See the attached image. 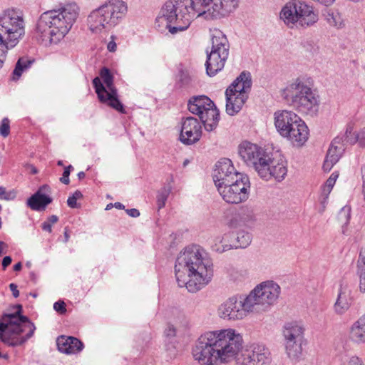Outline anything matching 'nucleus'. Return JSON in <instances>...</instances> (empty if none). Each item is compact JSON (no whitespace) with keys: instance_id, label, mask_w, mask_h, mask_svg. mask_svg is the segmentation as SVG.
Wrapping results in <instances>:
<instances>
[{"instance_id":"nucleus-18","label":"nucleus","mask_w":365,"mask_h":365,"mask_svg":"<svg viewBox=\"0 0 365 365\" xmlns=\"http://www.w3.org/2000/svg\"><path fill=\"white\" fill-rule=\"evenodd\" d=\"M252 241V235L245 230L237 232H232L224 235L220 243L221 247L216 249L217 252L222 253L231 249L246 248Z\"/></svg>"},{"instance_id":"nucleus-38","label":"nucleus","mask_w":365,"mask_h":365,"mask_svg":"<svg viewBox=\"0 0 365 365\" xmlns=\"http://www.w3.org/2000/svg\"><path fill=\"white\" fill-rule=\"evenodd\" d=\"M58 220V216L53 215L50 216L47 220L44 221L41 224V229L43 231L51 233L52 232V225L56 223Z\"/></svg>"},{"instance_id":"nucleus-37","label":"nucleus","mask_w":365,"mask_h":365,"mask_svg":"<svg viewBox=\"0 0 365 365\" xmlns=\"http://www.w3.org/2000/svg\"><path fill=\"white\" fill-rule=\"evenodd\" d=\"M350 217L351 208L350 207L348 206L343 207L338 214L339 220L345 225H347L349 224Z\"/></svg>"},{"instance_id":"nucleus-39","label":"nucleus","mask_w":365,"mask_h":365,"mask_svg":"<svg viewBox=\"0 0 365 365\" xmlns=\"http://www.w3.org/2000/svg\"><path fill=\"white\" fill-rule=\"evenodd\" d=\"M326 19L329 24L331 26H339L341 24L339 22L340 16L338 14L328 12Z\"/></svg>"},{"instance_id":"nucleus-30","label":"nucleus","mask_w":365,"mask_h":365,"mask_svg":"<svg viewBox=\"0 0 365 365\" xmlns=\"http://www.w3.org/2000/svg\"><path fill=\"white\" fill-rule=\"evenodd\" d=\"M350 337L356 343L365 342V317H360L351 327Z\"/></svg>"},{"instance_id":"nucleus-63","label":"nucleus","mask_w":365,"mask_h":365,"mask_svg":"<svg viewBox=\"0 0 365 365\" xmlns=\"http://www.w3.org/2000/svg\"><path fill=\"white\" fill-rule=\"evenodd\" d=\"M363 184H365V166L361 168Z\"/></svg>"},{"instance_id":"nucleus-52","label":"nucleus","mask_w":365,"mask_h":365,"mask_svg":"<svg viewBox=\"0 0 365 365\" xmlns=\"http://www.w3.org/2000/svg\"><path fill=\"white\" fill-rule=\"evenodd\" d=\"M18 320L19 321L20 324H22L23 326H26V328H29V325L30 323H32L30 322L29 319L24 315L18 314Z\"/></svg>"},{"instance_id":"nucleus-24","label":"nucleus","mask_w":365,"mask_h":365,"mask_svg":"<svg viewBox=\"0 0 365 365\" xmlns=\"http://www.w3.org/2000/svg\"><path fill=\"white\" fill-rule=\"evenodd\" d=\"M309 136V129L306 123L299 118L297 123L294 124L293 127L289 130L288 134L284 137L287 138L293 145L301 146L305 143Z\"/></svg>"},{"instance_id":"nucleus-4","label":"nucleus","mask_w":365,"mask_h":365,"mask_svg":"<svg viewBox=\"0 0 365 365\" xmlns=\"http://www.w3.org/2000/svg\"><path fill=\"white\" fill-rule=\"evenodd\" d=\"M76 4H69L58 10L43 12L38 19L35 36L45 46L57 44L71 29L78 16Z\"/></svg>"},{"instance_id":"nucleus-47","label":"nucleus","mask_w":365,"mask_h":365,"mask_svg":"<svg viewBox=\"0 0 365 365\" xmlns=\"http://www.w3.org/2000/svg\"><path fill=\"white\" fill-rule=\"evenodd\" d=\"M14 197L15 195L14 192H7L4 187H0V199L11 200H13Z\"/></svg>"},{"instance_id":"nucleus-16","label":"nucleus","mask_w":365,"mask_h":365,"mask_svg":"<svg viewBox=\"0 0 365 365\" xmlns=\"http://www.w3.org/2000/svg\"><path fill=\"white\" fill-rule=\"evenodd\" d=\"M245 175L236 170L232 162L228 158H222L215 164L212 178L217 188L230 182H237Z\"/></svg>"},{"instance_id":"nucleus-29","label":"nucleus","mask_w":365,"mask_h":365,"mask_svg":"<svg viewBox=\"0 0 365 365\" xmlns=\"http://www.w3.org/2000/svg\"><path fill=\"white\" fill-rule=\"evenodd\" d=\"M345 148L344 145L331 146L330 145L323 164V169L325 171H329L331 168L339 161L341 157Z\"/></svg>"},{"instance_id":"nucleus-31","label":"nucleus","mask_w":365,"mask_h":365,"mask_svg":"<svg viewBox=\"0 0 365 365\" xmlns=\"http://www.w3.org/2000/svg\"><path fill=\"white\" fill-rule=\"evenodd\" d=\"M304 341H286L284 346L288 357L294 361H299L302 356V344Z\"/></svg>"},{"instance_id":"nucleus-23","label":"nucleus","mask_w":365,"mask_h":365,"mask_svg":"<svg viewBox=\"0 0 365 365\" xmlns=\"http://www.w3.org/2000/svg\"><path fill=\"white\" fill-rule=\"evenodd\" d=\"M299 117L294 112L289 110H278L274 113V125L282 136L289 133L291 127L297 123Z\"/></svg>"},{"instance_id":"nucleus-45","label":"nucleus","mask_w":365,"mask_h":365,"mask_svg":"<svg viewBox=\"0 0 365 365\" xmlns=\"http://www.w3.org/2000/svg\"><path fill=\"white\" fill-rule=\"evenodd\" d=\"M365 269V248L361 249L357 261V270Z\"/></svg>"},{"instance_id":"nucleus-41","label":"nucleus","mask_w":365,"mask_h":365,"mask_svg":"<svg viewBox=\"0 0 365 365\" xmlns=\"http://www.w3.org/2000/svg\"><path fill=\"white\" fill-rule=\"evenodd\" d=\"M9 120L8 118H5L2 120L1 123L0 125V135H2L3 137H7L9 135Z\"/></svg>"},{"instance_id":"nucleus-43","label":"nucleus","mask_w":365,"mask_h":365,"mask_svg":"<svg viewBox=\"0 0 365 365\" xmlns=\"http://www.w3.org/2000/svg\"><path fill=\"white\" fill-rule=\"evenodd\" d=\"M356 273L359 278V290L365 293V269L357 270Z\"/></svg>"},{"instance_id":"nucleus-36","label":"nucleus","mask_w":365,"mask_h":365,"mask_svg":"<svg viewBox=\"0 0 365 365\" xmlns=\"http://www.w3.org/2000/svg\"><path fill=\"white\" fill-rule=\"evenodd\" d=\"M3 319L6 321L4 322V324H7V327H23L24 329H26V326H23L20 324L19 321L18 320L17 314H4Z\"/></svg>"},{"instance_id":"nucleus-11","label":"nucleus","mask_w":365,"mask_h":365,"mask_svg":"<svg viewBox=\"0 0 365 365\" xmlns=\"http://www.w3.org/2000/svg\"><path fill=\"white\" fill-rule=\"evenodd\" d=\"M100 76L106 86L100 78L96 77L93 80V85L99 101L121 113H125L124 106L118 98L117 89L114 86L113 76L110 71L106 67H103L100 71Z\"/></svg>"},{"instance_id":"nucleus-40","label":"nucleus","mask_w":365,"mask_h":365,"mask_svg":"<svg viewBox=\"0 0 365 365\" xmlns=\"http://www.w3.org/2000/svg\"><path fill=\"white\" fill-rule=\"evenodd\" d=\"M82 197H83V195L81 191H79V190L75 191L74 193L71 196L68 197V198L67 200L68 205L71 208L76 207L77 200L81 199Z\"/></svg>"},{"instance_id":"nucleus-50","label":"nucleus","mask_w":365,"mask_h":365,"mask_svg":"<svg viewBox=\"0 0 365 365\" xmlns=\"http://www.w3.org/2000/svg\"><path fill=\"white\" fill-rule=\"evenodd\" d=\"M177 355H178V351L175 349V347L172 346V347L168 348L167 356H166V359L168 361L173 360V359H175Z\"/></svg>"},{"instance_id":"nucleus-9","label":"nucleus","mask_w":365,"mask_h":365,"mask_svg":"<svg viewBox=\"0 0 365 365\" xmlns=\"http://www.w3.org/2000/svg\"><path fill=\"white\" fill-rule=\"evenodd\" d=\"M252 86L250 72L243 71L226 89V113L234 115L240 112L248 98Z\"/></svg>"},{"instance_id":"nucleus-62","label":"nucleus","mask_w":365,"mask_h":365,"mask_svg":"<svg viewBox=\"0 0 365 365\" xmlns=\"http://www.w3.org/2000/svg\"><path fill=\"white\" fill-rule=\"evenodd\" d=\"M77 175L79 180H82L86 177V174L83 171L79 172Z\"/></svg>"},{"instance_id":"nucleus-46","label":"nucleus","mask_w":365,"mask_h":365,"mask_svg":"<svg viewBox=\"0 0 365 365\" xmlns=\"http://www.w3.org/2000/svg\"><path fill=\"white\" fill-rule=\"evenodd\" d=\"M344 138H344V134H340V135H337L336 137H335L333 139V140L331 141L330 145H331V146L344 145V147L345 148V145L346 143V141H345Z\"/></svg>"},{"instance_id":"nucleus-13","label":"nucleus","mask_w":365,"mask_h":365,"mask_svg":"<svg viewBox=\"0 0 365 365\" xmlns=\"http://www.w3.org/2000/svg\"><path fill=\"white\" fill-rule=\"evenodd\" d=\"M225 201L228 203H240L245 201L250 195V182L246 175L237 179V182H230L217 188Z\"/></svg>"},{"instance_id":"nucleus-44","label":"nucleus","mask_w":365,"mask_h":365,"mask_svg":"<svg viewBox=\"0 0 365 365\" xmlns=\"http://www.w3.org/2000/svg\"><path fill=\"white\" fill-rule=\"evenodd\" d=\"M73 166L71 165L65 168L63 175L60 178V181L62 183H63L65 185L69 184V182H70L69 175L71 173V170H73Z\"/></svg>"},{"instance_id":"nucleus-55","label":"nucleus","mask_w":365,"mask_h":365,"mask_svg":"<svg viewBox=\"0 0 365 365\" xmlns=\"http://www.w3.org/2000/svg\"><path fill=\"white\" fill-rule=\"evenodd\" d=\"M12 259L10 256H6L3 258L2 260V268L3 269H6V268L11 263Z\"/></svg>"},{"instance_id":"nucleus-53","label":"nucleus","mask_w":365,"mask_h":365,"mask_svg":"<svg viewBox=\"0 0 365 365\" xmlns=\"http://www.w3.org/2000/svg\"><path fill=\"white\" fill-rule=\"evenodd\" d=\"M126 213L132 217H138L140 216V212L135 208L125 210Z\"/></svg>"},{"instance_id":"nucleus-42","label":"nucleus","mask_w":365,"mask_h":365,"mask_svg":"<svg viewBox=\"0 0 365 365\" xmlns=\"http://www.w3.org/2000/svg\"><path fill=\"white\" fill-rule=\"evenodd\" d=\"M332 189L327 187L326 185H324L322 190L321 195V204L323 205V207H325L327 203V199Z\"/></svg>"},{"instance_id":"nucleus-5","label":"nucleus","mask_w":365,"mask_h":365,"mask_svg":"<svg viewBox=\"0 0 365 365\" xmlns=\"http://www.w3.org/2000/svg\"><path fill=\"white\" fill-rule=\"evenodd\" d=\"M282 98L298 112L309 114L317 110L319 96L307 79L298 77L282 91Z\"/></svg>"},{"instance_id":"nucleus-59","label":"nucleus","mask_w":365,"mask_h":365,"mask_svg":"<svg viewBox=\"0 0 365 365\" xmlns=\"http://www.w3.org/2000/svg\"><path fill=\"white\" fill-rule=\"evenodd\" d=\"M113 206L117 208V209H120V210H123L125 209V206L121 203V202H115L113 204Z\"/></svg>"},{"instance_id":"nucleus-20","label":"nucleus","mask_w":365,"mask_h":365,"mask_svg":"<svg viewBox=\"0 0 365 365\" xmlns=\"http://www.w3.org/2000/svg\"><path fill=\"white\" fill-rule=\"evenodd\" d=\"M287 173L286 162L282 159L277 160L269 157V161H267L263 168H259V175L265 180L273 178L280 182L284 179Z\"/></svg>"},{"instance_id":"nucleus-1","label":"nucleus","mask_w":365,"mask_h":365,"mask_svg":"<svg viewBox=\"0 0 365 365\" xmlns=\"http://www.w3.org/2000/svg\"><path fill=\"white\" fill-rule=\"evenodd\" d=\"M240 0H168L163 5L156 24L165 22L172 34L186 30L196 16L206 20L220 19L230 16Z\"/></svg>"},{"instance_id":"nucleus-14","label":"nucleus","mask_w":365,"mask_h":365,"mask_svg":"<svg viewBox=\"0 0 365 365\" xmlns=\"http://www.w3.org/2000/svg\"><path fill=\"white\" fill-rule=\"evenodd\" d=\"M239 154L244 162L252 167L258 174L259 168H262L265 163L269 161V155L263 148L247 141L240 145Z\"/></svg>"},{"instance_id":"nucleus-6","label":"nucleus","mask_w":365,"mask_h":365,"mask_svg":"<svg viewBox=\"0 0 365 365\" xmlns=\"http://www.w3.org/2000/svg\"><path fill=\"white\" fill-rule=\"evenodd\" d=\"M128 11L123 0H108L93 10L88 16V25L93 33L109 31L120 23Z\"/></svg>"},{"instance_id":"nucleus-48","label":"nucleus","mask_w":365,"mask_h":365,"mask_svg":"<svg viewBox=\"0 0 365 365\" xmlns=\"http://www.w3.org/2000/svg\"><path fill=\"white\" fill-rule=\"evenodd\" d=\"M53 309L55 311L60 314H63L66 312V304L63 301L59 300L53 304Z\"/></svg>"},{"instance_id":"nucleus-25","label":"nucleus","mask_w":365,"mask_h":365,"mask_svg":"<svg viewBox=\"0 0 365 365\" xmlns=\"http://www.w3.org/2000/svg\"><path fill=\"white\" fill-rule=\"evenodd\" d=\"M239 299L242 300L241 304L245 316L250 312H260L265 310L255 289L247 296L239 295Z\"/></svg>"},{"instance_id":"nucleus-3","label":"nucleus","mask_w":365,"mask_h":365,"mask_svg":"<svg viewBox=\"0 0 365 365\" xmlns=\"http://www.w3.org/2000/svg\"><path fill=\"white\" fill-rule=\"evenodd\" d=\"M176 280L180 287L196 292L207 284L213 277V263L199 247H186L178 255L175 264Z\"/></svg>"},{"instance_id":"nucleus-60","label":"nucleus","mask_w":365,"mask_h":365,"mask_svg":"<svg viewBox=\"0 0 365 365\" xmlns=\"http://www.w3.org/2000/svg\"><path fill=\"white\" fill-rule=\"evenodd\" d=\"M21 268H22L21 262H18L16 264H14V270L16 271V272L20 271L21 269Z\"/></svg>"},{"instance_id":"nucleus-27","label":"nucleus","mask_w":365,"mask_h":365,"mask_svg":"<svg viewBox=\"0 0 365 365\" xmlns=\"http://www.w3.org/2000/svg\"><path fill=\"white\" fill-rule=\"evenodd\" d=\"M350 291L347 289L346 286L340 284L336 301L334 304V311L338 314L345 313L349 308L350 302Z\"/></svg>"},{"instance_id":"nucleus-33","label":"nucleus","mask_w":365,"mask_h":365,"mask_svg":"<svg viewBox=\"0 0 365 365\" xmlns=\"http://www.w3.org/2000/svg\"><path fill=\"white\" fill-rule=\"evenodd\" d=\"M344 135L346 144L354 145L358 143L360 146L359 131L357 133L353 132V126L349 124L346 125Z\"/></svg>"},{"instance_id":"nucleus-35","label":"nucleus","mask_w":365,"mask_h":365,"mask_svg":"<svg viewBox=\"0 0 365 365\" xmlns=\"http://www.w3.org/2000/svg\"><path fill=\"white\" fill-rule=\"evenodd\" d=\"M170 191L171 187L168 186L164 187L158 192L157 195V204L158 209H161L165 206Z\"/></svg>"},{"instance_id":"nucleus-61","label":"nucleus","mask_w":365,"mask_h":365,"mask_svg":"<svg viewBox=\"0 0 365 365\" xmlns=\"http://www.w3.org/2000/svg\"><path fill=\"white\" fill-rule=\"evenodd\" d=\"M29 276H30V279L31 281H33L34 283H36V281H37V276H36V274L34 272H31L30 273Z\"/></svg>"},{"instance_id":"nucleus-32","label":"nucleus","mask_w":365,"mask_h":365,"mask_svg":"<svg viewBox=\"0 0 365 365\" xmlns=\"http://www.w3.org/2000/svg\"><path fill=\"white\" fill-rule=\"evenodd\" d=\"M34 62V58H29L28 57L20 58L16 63L15 68L13 71L14 80H17L20 78L22 73L29 68Z\"/></svg>"},{"instance_id":"nucleus-58","label":"nucleus","mask_w":365,"mask_h":365,"mask_svg":"<svg viewBox=\"0 0 365 365\" xmlns=\"http://www.w3.org/2000/svg\"><path fill=\"white\" fill-rule=\"evenodd\" d=\"M63 235H64V242H67L70 237V235L68 234V230L67 227L65 228Z\"/></svg>"},{"instance_id":"nucleus-54","label":"nucleus","mask_w":365,"mask_h":365,"mask_svg":"<svg viewBox=\"0 0 365 365\" xmlns=\"http://www.w3.org/2000/svg\"><path fill=\"white\" fill-rule=\"evenodd\" d=\"M360 147H365V127L359 130Z\"/></svg>"},{"instance_id":"nucleus-17","label":"nucleus","mask_w":365,"mask_h":365,"mask_svg":"<svg viewBox=\"0 0 365 365\" xmlns=\"http://www.w3.org/2000/svg\"><path fill=\"white\" fill-rule=\"evenodd\" d=\"M202 136L201 123L194 117H186L181 122L180 140L185 145H192L198 142Z\"/></svg>"},{"instance_id":"nucleus-10","label":"nucleus","mask_w":365,"mask_h":365,"mask_svg":"<svg viewBox=\"0 0 365 365\" xmlns=\"http://www.w3.org/2000/svg\"><path fill=\"white\" fill-rule=\"evenodd\" d=\"M190 113L199 116L207 131L214 130L220 120V112L213 101L206 96L192 97L187 103Z\"/></svg>"},{"instance_id":"nucleus-7","label":"nucleus","mask_w":365,"mask_h":365,"mask_svg":"<svg viewBox=\"0 0 365 365\" xmlns=\"http://www.w3.org/2000/svg\"><path fill=\"white\" fill-rule=\"evenodd\" d=\"M279 17L289 28L309 27L318 21V16L313 8L305 2L291 0L282 7Z\"/></svg>"},{"instance_id":"nucleus-19","label":"nucleus","mask_w":365,"mask_h":365,"mask_svg":"<svg viewBox=\"0 0 365 365\" xmlns=\"http://www.w3.org/2000/svg\"><path fill=\"white\" fill-rule=\"evenodd\" d=\"M242 300L239 299V294L232 296L222 303L218 309V316L225 320L242 319L246 316L242 307Z\"/></svg>"},{"instance_id":"nucleus-26","label":"nucleus","mask_w":365,"mask_h":365,"mask_svg":"<svg viewBox=\"0 0 365 365\" xmlns=\"http://www.w3.org/2000/svg\"><path fill=\"white\" fill-rule=\"evenodd\" d=\"M56 344L61 352L68 354H76L83 348V344L73 336H61L57 338Z\"/></svg>"},{"instance_id":"nucleus-64","label":"nucleus","mask_w":365,"mask_h":365,"mask_svg":"<svg viewBox=\"0 0 365 365\" xmlns=\"http://www.w3.org/2000/svg\"><path fill=\"white\" fill-rule=\"evenodd\" d=\"M362 195H363L364 200L365 201V184L362 185Z\"/></svg>"},{"instance_id":"nucleus-57","label":"nucleus","mask_w":365,"mask_h":365,"mask_svg":"<svg viewBox=\"0 0 365 365\" xmlns=\"http://www.w3.org/2000/svg\"><path fill=\"white\" fill-rule=\"evenodd\" d=\"M107 48L110 52L115 51L116 49V43L114 41H110L108 43Z\"/></svg>"},{"instance_id":"nucleus-2","label":"nucleus","mask_w":365,"mask_h":365,"mask_svg":"<svg viewBox=\"0 0 365 365\" xmlns=\"http://www.w3.org/2000/svg\"><path fill=\"white\" fill-rule=\"evenodd\" d=\"M242 336L233 329L207 332L196 341L192 354L200 365L229 363L242 349Z\"/></svg>"},{"instance_id":"nucleus-22","label":"nucleus","mask_w":365,"mask_h":365,"mask_svg":"<svg viewBox=\"0 0 365 365\" xmlns=\"http://www.w3.org/2000/svg\"><path fill=\"white\" fill-rule=\"evenodd\" d=\"M51 187L48 185L41 186L38 190L27 200V205L35 211H42L52 202L50 197Z\"/></svg>"},{"instance_id":"nucleus-56","label":"nucleus","mask_w":365,"mask_h":365,"mask_svg":"<svg viewBox=\"0 0 365 365\" xmlns=\"http://www.w3.org/2000/svg\"><path fill=\"white\" fill-rule=\"evenodd\" d=\"M9 288L11 289V291L12 292V294L13 296L16 298L19 296V291L17 289V285L14 284V283H11L9 284Z\"/></svg>"},{"instance_id":"nucleus-12","label":"nucleus","mask_w":365,"mask_h":365,"mask_svg":"<svg viewBox=\"0 0 365 365\" xmlns=\"http://www.w3.org/2000/svg\"><path fill=\"white\" fill-rule=\"evenodd\" d=\"M235 359L236 365H269L272 361L269 349L262 344L247 346Z\"/></svg>"},{"instance_id":"nucleus-49","label":"nucleus","mask_w":365,"mask_h":365,"mask_svg":"<svg viewBox=\"0 0 365 365\" xmlns=\"http://www.w3.org/2000/svg\"><path fill=\"white\" fill-rule=\"evenodd\" d=\"M338 176V174H336V173H331L329 178L327 180L324 185H326L327 187L330 189H332L336 181Z\"/></svg>"},{"instance_id":"nucleus-34","label":"nucleus","mask_w":365,"mask_h":365,"mask_svg":"<svg viewBox=\"0 0 365 365\" xmlns=\"http://www.w3.org/2000/svg\"><path fill=\"white\" fill-rule=\"evenodd\" d=\"M191 81L192 78L189 71L187 69L180 68L178 74V82L180 84V86H187L191 83Z\"/></svg>"},{"instance_id":"nucleus-8","label":"nucleus","mask_w":365,"mask_h":365,"mask_svg":"<svg viewBox=\"0 0 365 365\" xmlns=\"http://www.w3.org/2000/svg\"><path fill=\"white\" fill-rule=\"evenodd\" d=\"M212 48L207 51L206 73L209 76H215L225 66L229 56L230 44L224 33L217 29L211 31Z\"/></svg>"},{"instance_id":"nucleus-28","label":"nucleus","mask_w":365,"mask_h":365,"mask_svg":"<svg viewBox=\"0 0 365 365\" xmlns=\"http://www.w3.org/2000/svg\"><path fill=\"white\" fill-rule=\"evenodd\" d=\"M304 330L302 326L296 323L287 324L283 330L284 342L304 341Z\"/></svg>"},{"instance_id":"nucleus-51","label":"nucleus","mask_w":365,"mask_h":365,"mask_svg":"<svg viewBox=\"0 0 365 365\" xmlns=\"http://www.w3.org/2000/svg\"><path fill=\"white\" fill-rule=\"evenodd\" d=\"M165 334L167 337H169V338L174 337L176 334L175 328L173 325L168 324L167 328L165 330Z\"/></svg>"},{"instance_id":"nucleus-21","label":"nucleus","mask_w":365,"mask_h":365,"mask_svg":"<svg viewBox=\"0 0 365 365\" xmlns=\"http://www.w3.org/2000/svg\"><path fill=\"white\" fill-rule=\"evenodd\" d=\"M255 289L266 310L277 300L281 289L276 282L267 281L257 285Z\"/></svg>"},{"instance_id":"nucleus-15","label":"nucleus","mask_w":365,"mask_h":365,"mask_svg":"<svg viewBox=\"0 0 365 365\" xmlns=\"http://www.w3.org/2000/svg\"><path fill=\"white\" fill-rule=\"evenodd\" d=\"M29 332L25 336H21L24 331L23 327H7V324L0 322V340L9 346H21L33 336L36 330L34 323L29 324Z\"/></svg>"}]
</instances>
